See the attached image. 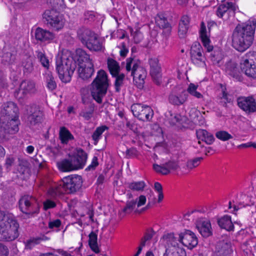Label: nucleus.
Listing matches in <instances>:
<instances>
[{"label": "nucleus", "instance_id": "obj_1", "mask_svg": "<svg viewBox=\"0 0 256 256\" xmlns=\"http://www.w3.org/2000/svg\"><path fill=\"white\" fill-rule=\"evenodd\" d=\"M82 182V177L75 174L64 177L58 182L48 180L42 182V184L46 187L48 196L55 199L64 194L77 192L81 188Z\"/></svg>", "mask_w": 256, "mask_h": 256}, {"label": "nucleus", "instance_id": "obj_2", "mask_svg": "<svg viewBox=\"0 0 256 256\" xmlns=\"http://www.w3.org/2000/svg\"><path fill=\"white\" fill-rule=\"evenodd\" d=\"M256 28L255 20L237 26L232 34L233 47L240 52L248 49L253 42Z\"/></svg>", "mask_w": 256, "mask_h": 256}, {"label": "nucleus", "instance_id": "obj_3", "mask_svg": "<svg viewBox=\"0 0 256 256\" xmlns=\"http://www.w3.org/2000/svg\"><path fill=\"white\" fill-rule=\"evenodd\" d=\"M0 220V240L12 241L19 236V224L14 216L10 214H2Z\"/></svg>", "mask_w": 256, "mask_h": 256}, {"label": "nucleus", "instance_id": "obj_4", "mask_svg": "<svg viewBox=\"0 0 256 256\" xmlns=\"http://www.w3.org/2000/svg\"><path fill=\"white\" fill-rule=\"evenodd\" d=\"M108 87V80L106 72L100 70L91 84L90 92L94 100L98 104L102 102Z\"/></svg>", "mask_w": 256, "mask_h": 256}, {"label": "nucleus", "instance_id": "obj_5", "mask_svg": "<svg viewBox=\"0 0 256 256\" xmlns=\"http://www.w3.org/2000/svg\"><path fill=\"white\" fill-rule=\"evenodd\" d=\"M78 39L91 51H100L103 48L102 41L92 30L86 28H80L77 32Z\"/></svg>", "mask_w": 256, "mask_h": 256}, {"label": "nucleus", "instance_id": "obj_6", "mask_svg": "<svg viewBox=\"0 0 256 256\" xmlns=\"http://www.w3.org/2000/svg\"><path fill=\"white\" fill-rule=\"evenodd\" d=\"M126 62V71L131 72V76H133L134 82L138 88H142L147 74L146 69L140 66V60L133 58H128Z\"/></svg>", "mask_w": 256, "mask_h": 256}, {"label": "nucleus", "instance_id": "obj_7", "mask_svg": "<svg viewBox=\"0 0 256 256\" xmlns=\"http://www.w3.org/2000/svg\"><path fill=\"white\" fill-rule=\"evenodd\" d=\"M56 70L59 78L65 83L71 80V76L74 70L75 64L69 58L60 59L56 62Z\"/></svg>", "mask_w": 256, "mask_h": 256}, {"label": "nucleus", "instance_id": "obj_8", "mask_svg": "<svg viewBox=\"0 0 256 256\" xmlns=\"http://www.w3.org/2000/svg\"><path fill=\"white\" fill-rule=\"evenodd\" d=\"M43 18L48 26L54 30L59 31L64 26V16L54 9L46 10L43 14Z\"/></svg>", "mask_w": 256, "mask_h": 256}, {"label": "nucleus", "instance_id": "obj_9", "mask_svg": "<svg viewBox=\"0 0 256 256\" xmlns=\"http://www.w3.org/2000/svg\"><path fill=\"white\" fill-rule=\"evenodd\" d=\"M19 208L24 214L32 216L39 212L36 200L32 196L24 195L19 200Z\"/></svg>", "mask_w": 256, "mask_h": 256}, {"label": "nucleus", "instance_id": "obj_10", "mask_svg": "<svg viewBox=\"0 0 256 256\" xmlns=\"http://www.w3.org/2000/svg\"><path fill=\"white\" fill-rule=\"evenodd\" d=\"M240 68L247 76L256 79V52L246 54L240 62Z\"/></svg>", "mask_w": 256, "mask_h": 256}, {"label": "nucleus", "instance_id": "obj_11", "mask_svg": "<svg viewBox=\"0 0 256 256\" xmlns=\"http://www.w3.org/2000/svg\"><path fill=\"white\" fill-rule=\"evenodd\" d=\"M131 110L135 117L142 121L150 120L154 115L153 110L150 106L140 104H133Z\"/></svg>", "mask_w": 256, "mask_h": 256}, {"label": "nucleus", "instance_id": "obj_12", "mask_svg": "<svg viewBox=\"0 0 256 256\" xmlns=\"http://www.w3.org/2000/svg\"><path fill=\"white\" fill-rule=\"evenodd\" d=\"M190 58L192 62L196 66L204 67L206 66V58L204 50L199 42H194L190 50Z\"/></svg>", "mask_w": 256, "mask_h": 256}, {"label": "nucleus", "instance_id": "obj_13", "mask_svg": "<svg viewBox=\"0 0 256 256\" xmlns=\"http://www.w3.org/2000/svg\"><path fill=\"white\" fill-rule=\"evenodd\" d=\"M180 242L186 247L192 250L196 247L198 244V240L194 232L190 230H184L178 233Z\"/></svg>", "mask_w": 256, "mask_h": 256}, {"label": "nucleus", "instance_id": "obj_14", "mask_svg": "<svg viewBox=\"0 0 256 256\" xmlns=\"http://www.w3.org/2000/svg\"><path fill=\"white\" fill-rule=\"evenodd\" d=\"M75 170L84 168L88 159L86 153L81 148H77L74 154L70 156Z\"/></svg>", "mask_w": 256, "mask_h": 256}, {"label": "nucleus", "instance_id": "obj_15", "mask_svg": "<svg viewBox=\"0 0 256 256\" xmlns=\"http://www.w3.org/2000/svg\"><path fill=\"white\" fill-rule=\"evenodd\" d=\"M237 102L239 108L247 113L256 111V102L252 96L238 98Z\"/></svg>", "mask_w": 256, "mask_h": 256}, {"label": "nucleus", "instance_id": "obj_16", "mask_svg": "<svg viewBox=\"0 0 256 256\" xmlns=\"http://www.w3.org/2000/svg\"><path fill=\"white\" fill-rule=\"evenodd\" d=\"M196 226L204 238H208L212 235V224L209 220L205 218H198L196 222Z\"/></svg>", "mask_w": 256, "mask_h": 256}, {"label": "nucleus", "instance_id": "obj_17", "mask_svg": "<svg viewBox=\"0 0 256 256\" xmlns=\"http://www.w3.org/2000/svg\"><path fill=\"white\" fill-rule=\"evenodd\" d=\"M150 66V74L157 84L162 82L161 68L156 58H151L149 60Z\"/></svg>", "mask_w": 256, "mask_h": 256}, {"label": "nucleus", "instance_id": "obj_18", "mask_svg": "<svg viewBox=\"0 0 256 256\" xmlns=\"http://www.w3.org/2000/svg\"><path fill=\"white\" fill-rule=\"evenodd\" d=\"M36 92L35 83L30 80H24L20 84L18 92L24 96L31 95Z\"/></svg>", "mask_w": 256, "mask_h": 256}, {"label": "nucleus", "instance_id": "obj_19", "mask_svg": "<svg viewBox=\"0 0 256 256\" xmlns=\"http://www.w3.org/2000/svg\"><path fill=\"white\" fill-rule=\"evenodd\" d=\"M200 36L204 46L206 49L207 52H210L213 50V46L210 44V35L206 32V26L204 22L200 24Z\"/></svg>", "mask_w": 256, "mask_h": 256}, {"label": "nucleus", "instance_id": "obj_20", "mask_svg": "<svg viewBox=\"0 0 256 256\" xmlns=\"http://www.w3.org/2000/svg\"><path fill=\"white\" fill-rule=\"evenodd\" d=\"M79 76L82 80L90 78L94 73V64L89 62L88 64H80L78 68Z\"/></svg>", "mask_w": 256, "mask_h": 256}, {"label": "nucleus", "instance_id": "obj_21", "mask_svg": "<svg viewBox=\"0 0 256 256\" xmlns=\"http://www.w3.org/2000/svg\"><path fill=\"white\" fill-rule=\"evenodd\" d=\"M34 36L38 40L49 42L54 38V34L48 30L38 27L35 30Z\"/></svg>", "mask_w": 256, "mask_h": 256}, {"label": "nucleus", "instance_id": "obj_22", "mask_svg": "<svg viewBox=\"0 0 256 256\" xmlns=\"http://www.w3.org/2000/svg\"><path fill=\"white\" fill-rule=\"evenodd\" d=\"M188 98V95L185 91L182 92L178 94L172 93L169 95V102L174 105L180 106L184 104Z\"/></svg>", "mask_w": 256, "mask_h": 256}, {"label": "nucleus", "instance_id": "obj_23", "mask_svg": "<svg viewBox=\"0 0 256 256\" xmlns=\"http://www.w3.org/2000/svg\"><path fill=\"white\" fill-rule=\"evenodd\" d=\"M178 234H174V232H169L163 236L164 242L168 246H171L170 248L179 247L178 242L179 240Z\"/></svg>", "mask_w": 256, "mask_h": 256}, {"label": "nucleus", "instance_id": "obj_24", "mask_svg": "<svg viewBox=\"0 0 256 256\" xmlns=\"http://www.w3.org/2000/svg\"><path fill=\"white\" fill-rule=\"evenodd\" d=\"M190 18L187 15L183 16L179 23L178 34L181 37H184L186 34L189 28Z\"/></svg>", "mask_w": 256, "mask_h": 256}, {"label": "nucleus", "instance_id": "obj_25", "mask_svg": "<svg viewBox=\"0 0 256 256\" xmlns=\"http://www.w3.org/2000/svg\"><path fill=\"white\" fill-rule=\"evenodd\" d=\"M57 166L60 170L64 172H71L75 170L70 157V159H64L58 162Z\"/></svg>", "mask_w": 256, "mask_h": 256}, {"label": "nucleus", "instance_id": "obj_26", "mask_svg": "<svg viewBox=\"0 0 256 256\" xmlns=\"http://www.w3.org/2000/svg\"><path fill=\"white\" fill-rule=\"evenodd\" d=\"M43 114L42 111L38 108H36L34 112L28 117V121L31 125L34 126L42 122Z\"/></svg>", "mask_w": 256, "mask_h": 256}, {"label": "nucleus", "instance_id": "obj_27", "mask_svg": "<svg viewBox=\"0 0 256 256\" xmlns=\"http://www.w3.org/2000/svg\"><path fill=\"white\" fill-rule=\"evenodd\" d=\"M88 242L90 248L92 252L96 254H98L100 252L98 244V235L95 232H92L88 234Z\"/></svg>", "mask_w": 256, "mask_h": 256}, {"label": "nucleus", "instance_id": "obj_28", "mask_svg": "<svg viewBox=\"0 0 256 256\" xmlns=\"http://www.w3.org/2000/svg\"><path fill=\"white\" fill-rule=\"evenodd\" d=\"M163 256H186L185 250L182 247L166 248Z\"/></svg>", "mask_w": 256, "mask_h": 256}, {"label": "nucleus", "instance_id": "obj_29", "mask_svg": "<svg viewBox=\"0 0 256 256\" xmlns=\"http://www.w3.org/2000/svg\"><path fill=\"white\" fill-rule=\"evenodd\" d=\"M108 69L112 76H114L119 74L120 66L118 63L112 58H108L107 60Z\"/></svg>", "mask_w": 256, "mask_h": 256}, {"label": "nucleus", "instance_id": "obj_30", "mask_svg": "<svg viewBox=\"0 0 256 256\" xmlns=\"http://www.w3.org/2000/svg\"><path fill=\"white\" fill-rule=\"evenodd\" d=\"M59 136L62 143L64 144H68L70 140H72L74 138L70 132L64 126L60 128Z\"/></svg>", "mask_w": 256, "mask_h": 256}, {"label": "nucleus", "instance_id": "obj_31", "mask_svg": "<svg viewBox=\"0 0 256 256\" xmlns=\"http://www.w3.org/2000/svg\"><path fill=\"white\" fill-rule=\"evenodd\" d=\"M2 61L5 64L10 66V68L14 70L13 66L16 64V56L10 52H6L2 56Z\"/></svg>", "mask_w": 256, "mask_h": 256}, {"label": "nucleus", "instance_id": "obj_32", "mask_svg": "<svg viewBox=\"0 0 256 256\" xmlns=\"http://www.w3.org/2000/svg\"><path fill=\"white\" fill-rule=\"evenodd\" d=\"M156 24L160 28H168L170 30V24L163 14H158L155 18Z\"/></svg>", "mask_w": 256, "mask_h": 256}, {"label": "nucleus", "instance_id": "obj_33", "mask_svg": "<svg viewBox=\"0 0 256 256\" xmlns=\"http://www.w3.org/2000/svg\"><path fill=\"white\" fill-rule=\"evenodd\" d=\"M76 52L80 64H88L89 62H92V60L90 58V55L83 50L78 49Z\"/></svg>", "mask_w": 256, "mask_h": 256}, {"label": "nucleus", "instance_id": "obj_34", "mask_svg": "<svg viewBox=\"0 0 256 256\" xmlns=\"http://www.w3.org/2000/svg\"><path fill=\"white\" fill-rule=\"evenodd\" d=\"M108 130V127L105 125H102L96 128L92 135V138L94 141V144H96L102 138V134L105 130Z\"/></svg>", "mask_w": 256, "mask_h": 256}, {"label": "nucleus", "instance_id": "obj_35", "mask_svg": "<svg viewBox=\"0 0 256 256\" xmlns=\"http://www.w3.org/2000/svg\"><path fill=\"white\" fill-rule=\"evenodd\" d=\"M136 204V202L134 200L128 201L125 207L120 212V216L123 217L126 214H130L134 210Z\"/></svg>", "mask_w": 256, "mask_h": 256}, {"label": "nucleus", "instance_id": "obj_36", "mask_svg": "<svg viewBox=\"0 0 256 256\" xmlns=\"http://www.w3.org/2000/svg\"><path fill=\"white\" fill-rule=\"evenodd\" d=\"M79 246L76 248L74 250H70L72 249V248H70L69 251H62L61 252V255L62 256H81V250L82 248V242H80L78 243Z\"/></svg>", "mask_w": 256, "mask_h": 256}, {"label": "nucleus", "instance_id": "obj_37", "mask_svg": "<svg viewBox=\"0 0 256 256\" xmlns=\"http://www.w3.org/2000/svg\"><path fill=\"white\" fill-rule=\"evenodd\" d=\"M198 85L190 83L187 88L188 92L191 96L197 98H203V96L201 93L197 91Z\"/></svg>", "mask_w": 256, "mask_h": 256}, {"label": "nucleus", "instance_id": "obj_38", "mask_svg": "<svg viewBox=\"0 0 256 256\" xmlns=\"http://www.w3.org/2000/svg\"><path fill=\"white\" fill-rule=\"evenodd\" d=\"M45 79L46 83V87L49 90H52L56 88V84L50 72H48L46 74Z\"/></svg>", "mask_w": 256, "mask_h": 256}, {"label": "nucleus", "instance_id": "obj_39", "mask_svg": "<svg viewBox=\"0 0 256 256\" xmlns=\"http://www.w3.org/2000/svg\"><path fill=\"white\" fill-rule=\"evenodd\" d=\"M146 186L144 181L133 182L128 184V188L133 191H142Z\"/></svg>", "mask_w": 256, "mask_h": 256}, {"label": "nucleus", "instance_id": "obj_40", "mask_svg": "<svg viewBox=\"0 0 256 256\" xmlns=\"http://www.w3.org/2000/svg\"><path fill=\"white\" fill-rule=\"evenodd\" d=\"M202 160V157H198L194 158L193 159H191L188 160L186 164V166L188 170H191L200 165Z\"/></svg>", "mask_w": 256, "mask_h": 256}, {"label": "nucleus", "instance_id": "obj_41", "mask_svg": "<svg viewBox=\"0 0 256 256\" xmlns=\"http://www.w3.org/2000/svg\"><path fill=\"white\" fill-rule=\"evenodd\" d=\"M38 58L39 59L42 64L46 68L49 66V60L45 54L42 52H36Z\"/></svg>", "mask_w": 256, "mask_h": 256}, {"label": "nucleus", "instance_id": "obj_42", "mask_svg": "<svg viewBox=\"0 0 256 256\" xmlns=\"http://www.w3.org/2000/svg\"><path fill=\"white\" fill-rule=\"evenodd\" d=\"M153 168L155 172L162 174H168V168L167 169L166 168L165 164L162 165L154 164Z\"/></svg>", "mask_w": 256, "mask_h": 256}, {"label": "nucleus", "instance_id": "obj_43", "mask_svg": "<svg viewBox=\"0 0 256 256\" xmlns=\"http://www.w3.org/2000/svg\"><path fill=\"white\" fill-rule=\"evenodd\" d=\"M226 71L230 74L234 76L237 71L236 64L234 62H229L226 64Z\"/></svg>", "mask_w": 256, "mask_h": 256}, {"label": "nucleus", "instance_id": "obj_44", "mask_svg": "<svg viewBox=\"0 0 256 256\" xmlns=\"http://www.w3.org/2000/svg\"><path fill=\"white\" fill-rule=\"evenodd\" d=\"M165 165L167 169L168 168V174L171 170H176L179 167L178 160H171L166 162Z\"/></svg>", "mask_w": 256, "mask_h": 256}, {"label": "nucleus", "instance_id": "obj_45", "mask_svg": "<svg viewBox=\"0 0 256 256\" xmlns=\"http://www.w3.org/2000/svg\"><path fill=\"white\" fill-rule=\"evenodd\" d=\"M234 226L232 222L231 217L228 215H225V230L228 231L233 230Z\"/></svg>", "mask_w": 256, "mask_h": 256}, {"label": "nucleus", "instance_id": "obj_46", "mask_svg": "<svg viewBox=\"0 0 256 256\" xmlns=\"http://www.w3.org/2000/svg\"><path fill=\"white\" fill-rule=\"evenodd\" d=\"M225 8H226L227 10H225V13L231 12L233 16H234V12L236 10V7L235 6L234 3L232 2H226V4H225Z\"/></svg>", "mask_w": 256, "mask_h": 256}, {"label": "nucleus", "instance_id": "obj_47", "mask_svg": "<svg viewBox=\"0 0 256 256\" xmlns=\"http://www.w3.org/2000/svg\"><path fill=\"white\" fill-rule=\"evenodd\" d=\"M61 224V221L59 219H56L48 222V228L50 229H58Z\"/></svg>", "mask_w": 256, "mask_h": 256}, {"label": "nucleus", "instance_id": "obj_48", "mask_svg": "<svg viewBox=\"0 0 256 256\" xmlns=\"http://www.w3.org/2000/svg\"><path fill=\"white\" fill-rule=\"evenodd\" d=\"M240 209L238 206L234 204V202L230 201L227 212L236 214V212Z\"/></svg>", "mask_w": 256, "mask_h": 256}, {"label": "nucleus", "instance_id": "obj_49", "mask_svg": "<svg viewBox=\"0 0 256 256\" xmlns=\"http://www.w3.org/2000/svg\"><path fill=\"white\" fill-rule=\"evenodd\" d=\"M98 165V158L96 156L93 157L90 164L86 168V170H94Z\"/></svg>", "mask_w": 256, "mask_h": 256}, {"label": "nucleus", "instance_id": "obj_50", "mask_svg": "<svg viewBox=\"0 0 256 256\" xmlns=\"http://www.w3.org/2000/svg\"><path fill=\"white\" fill-rule=\"evenodd\" d=\"M56 206V202L50 200L48 199L44 202V208L45 210L54 208Z\"/></svg>", "mask_w": 256, "mask_h": 256}, {"label": "nucleus", "instance_id": "obj_51", "mask_svg": "<svg viewBox=\"0 0 256 256\" xmlns=\"http://www.w3.org/2000/svg\"><path fill=\"white\" fill-rule=\"evenodd\" d=\"M196 134L198 139L202 140L204 138H206L205 136L208 134V132L204 130L199 129L196 130Z\"/></svg>", "mask_w": 256, "mask_h": 256}, {"label": "nucleus", "instance_id": "obj_52", "mask_svg": "<svg viewBox=\"0 0 256 256\" xmlns=\"http://www.w3.org/2000/svg\"><path fill=\"white\" fill-rule=\"evenodd\" d=\"M148 241H146L143 238H142L140 246L138 248L136 252L134 254V256H138L141 253L143 248L146 245Z\"/></svg>", "mask_w": 256, "mask_h": 256}, {"label": "nucleus", "instance_id": "obj_53", "mask_svg": "<svg viewBox=\"0 0 256 256\" xmlns=\"http://www.w3.org/2000/svg\"><path fill=\"white\" fill-rule=\"evenodd\" d=\"M9 250L6 246L0 243V256H8Z\"/></svg>", "mask_w": 256, "mask_h": 256}, {"label": "nucleus", "instance_id": "obj_54", "mask_svg": "<svg viewBox=\"0 0 256 256\" xmlns=\"http://www.w3.org/2000/svg\"><path fill=\"white\" fill-rule=\"evenodd\" d=\"M8 3L12 4L16 10L21 8L23 6V3L22 2H20V0H17L16 2V0L13 2L12 0H8Z\"/></svg>", "mask_w": 256, "mask_h": 256}, {"label": "nucleus", "instance_id": "obj_55", "mask_svg": "<svg viewBox=\"0 0 256 256\" xmlns=\"http://www.w3.org/2000/svg\"><path fill=\"white\" fill-rule=\"evenodd\" d=\"M146 196L141 195L137 199L136 204L138 208L144 205L146 202Z\"/></svg>", "mask_w": 256, "mask_h": 256}, {"label": "nucleus", "instance_id": "obj_56", "mask_svg": "<svg viewBox=\"0 0 256 256\" xmlns=\"http://www.w3.org/2000/svg\"><path fill=\"white\" fill-rule=\"evenodd\" d=\"M206 138H204L202 140L204 141L206 144H212L214 140V136L208 132V134L205 136Z\"/></svg>", "mask_w": 256, "mask_h": 256}, {"label": "nucleus", "instance_id": "obj_57", "mask_svg": "<svg viewBox=\"0 0 256 256\" xmlns=\"http://www.w3.org/2000/svg\"><path fill=\"white\" fill-rule=\"evenodd\" d=\"M216 14L218 17L222 18L224 14V4H221L218 7Z\"/></svg>", "mask_w": 256, "mask_h": 256}, {"label": "nucleus", "instance_id": "obj_58", "mask_svg": "<svg viewBox=\"0 0 256 256\" xmlns=\"http://www.w3.org/2000/svg\"><path fill=\"white\" fill-rule=\"evenodd\" d=\"M93 110H90L88 112H82V116L86 120H89L92 116Z\"/></svg>", "mask_w": 256, "mask_h": 256}, {"label": "nucleus", "instance_id": "obj_59", "mask_svg": "<svg viewBox=\"0 0 256 256\" xmlns=\"http://www.w3.org/2000/svg\"><path fill=\"white\" fill-rule=\"evenodd\" d=\"M142 34L140 32H136L134 36V40L136 43H138L140 41V40L142 39Z\"/></svg>", "mask_w": 256, "mask_h": 256}, {"label": "nucleus", "instance_id": "obj_60", "mask_svg": "<svg viewBox=\"0 0 256 256\" xmlns=\"http://www.w3.org/2000/svg\"><path fill=\"white\" fill-rule=\"evenodd\" d=\"M250 146L256 148V144L254 143L248 142L246 144H243L238 146L240 148H246Z\"/></svg>", "mask_w": 256, "mask_h": 256}, {"label": "nucleus", "instance_id": "obj_61", "mask_svg": "<svg viewBox=\"0 0 256 256\" xmlns=\"http://www.w3.org/2000/svg\"><path fill=\"white\" fill-rule=\"evenodd\" d=\"M212 256H224V248H222L220 250H216L214 252Z\"/></svg>", "mask_w": 256, "mask_h": 256}, {"label": "nucleus", "instance_id": "obj_62", "mask_svg": "<svg viewBox=\"0 0 256 256\" xmlns=\"http://www.w3.org/2000/svg\"><path fill=\"white\" fill-rule=\"evenodd\" d=\"M123 82L116 78L114 86L116 92H119L120 87L122 84Z\"/></svg>", "mask_w": 256, "mask_h": 256}, {"label": "nucleus", "instance_id": "obj_63", "mask_svg": "<svg viewBox=\"0 0 256 256\" xmlns=\"http://www.w3.org/2000/svg\"><path fill=\"white\" fill-rule=\"evenodd\" d=\"M216 136L218 138L224 141V131L220 130L216 132Z\"/></svg>", "mask_w": 256, "mask_h": 256}, {"label": "nucleus", "instance_id": "obj_64", "mask_svg": "<svg viewBox=\"0 0 256 256\" xmlns=\"http://www.w3.org/2000/svg\"><path fill=\"white\" fill-rule=\"evenodd\" d=\"M14 162V159L12 158H8L6 160V168H8Z\"/></svg>", "mask_w": 256, "mask_h": 256}]
</instances>
